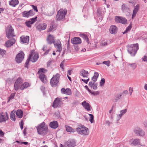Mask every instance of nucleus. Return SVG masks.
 I'll return each mask as SVG.
<instances>
[{
	"instance_id": "49530a36",
	"label": "nucleus",
	"mask_w": 147,
	"mask_h": 147,
	"mask_svg": "<svg viewBox=\"0 0 147 147\" xmlns=\"http://www.w3.org/2000/svg\"><path fill=\"white\" fill-rule=\"evenodd\" d=\"M105 82V80L104 78H102L100 82V85L101 86H103Z\"/></svg>"
},
{
	"instance_id": "72a5a7b5",
	"label": "nucleus",
	"mask_w": 147,
	"mask_h": 147,
	"mask_svg": "<svg viewBox=\"0 0 147 147\" xmlns=\"http://www.w3.org/2000/svg\"><path fill=\"white\" fill-rule=\"evenodd\" d=\"M120 20V23L124 24H126L127 23V20L126 19L123 18L122 17H121Z\"/></svg>"
},
{
	"instance_id": "09e8293b",
	"label": "nucleus",
	"mask_w": 147,
	"mask_h": 147,
	"mask_svg": "<svg viewBox=\"0 0 147 147\" xmlns=\"http://www.w3.org/2000/svg\"><path fill=\"white\" fill-rule=\"evenodd\" d=\"M90 93H91L92 94H93L94 96H95L98 95L100 93V92L99 91H96L95 92H94L93 91H91V92H90Z\"/></svg>"
},
{
	"instance_id": "dca6fc26",
	"label": "nucleus",
	"mask_w": 147,
	"mask_h": 147,
	"mask_svg": "<svg viewBox=\"0 0 147 147\" xmlns=\"http://www.w3.org/2000/svg\"><path fill=\"white\" fill-rule=\"evenodd\" d=\"M61 92L62 94H66V95H70L71 93V89L67 88L66 89L64 88H62L61 89Z\"/></svg>"
},
{
	"instance_id": "1a4fd4ad",
	"label": "nucleus",
	"mask_w": 147,
	"mask_h": 147,
	"mask_svg": "<svg viewBox=\"0 0 147 147\" xmlns=\"http://www.w3.org/2000/svg\"><path fill=\"white\" fill-rule=\"evenodd\" d=\"M63 102L61 101V100L58 98H56L54 100L52 106L54 108L59 107L61 106L63 104Z\"/></svg>"
},
{
	"instance_id": "473e14b6",
	"label": "nucleus",
	"mask_w": 147,
	"mask_h": 147,
	"mask_svg": "<svg viewBox=\"0 0 147 147\" xmlns=\"http://www.w3.org/2000/svg\"><path fill=\"white\" fill-rule=\"evenodd\" d=\"M127 65L128 66H130L132 69L133 70H134L137 67V64L136 63H128Z\"/></svg>"
},
{
	"instance_id": "cd10ccee",
	"label": "nucleus",
	"mask_w": 147,
	"mask_h": 147,
	"mask_svg": "<svg viewBox=\"0 0 147 147\" xmlns=\"http://www.w3.org/2000/svg\"><path fill=\"white\" fill-rule=\"evenodd\" d=\"M3 113H0V122L6 121L7 120L5 115L3 114Z\"/></svg>"
},
{
	"instance_id": "bf43d9fd",
	"label": "nucleus",
	"mask_w": 147,
	"mask_h": 147,
	"mask_svg": "<svg viewBox=\"0 0 147 147\" xmlns=\"http://www.w3.org/2000/svg\"><path fill=\"white\" fill-rule=\"evenodd\" d=\"M142 59L144 61L147 62V56L146 55L144 56L142 58Z\"/></svg>"
},
{
	"instance_id": "2eb2a0df",
	"label": "nucleus",
	"mask_w": 147,
	"mask_h": 147,
	"mask_svg": "<svg viewBox=\"0 0 147 147\" xmlns=\"http://www.w3.org/2000/svg\"><path fill=\"white\" fill-rule=\"evenodd\" d=\"M15 39L13 38L10 40H8L6 42L5 44V45L7 48L10 47L12 46L15 43Z\"/></svg>"
},
{
	"instance_id": "aec40b11",
	"label": "nucleus",
	"mask_w": 147,
	"mask_h": 147,
	"mask_svg": "<svg viewBox=\"0 0 147 147\" xmlns=\"http://www.w3.org/2000/svg\"><path fill=\"white\" fill-rule=\"evenodd\" d=\"M117 31V28L115 26H111L109 28V32L111 34H115Z\"/></svg>"
},
{
	"instance_id": "c756f323",
	"label": "nucleus",
	"mask_w": 147,
	"mask_h": 147,
	"mask_svg": "<svg viewBox=\"0 0 147 147\" xmlns=\"http://www.w3.org/2000/svg\"><path fill=\"white\" fill-rule=\"evenodd\" d=\"M80 36L83 38L88 44L89 43V39L87 35L84 34H80Z\"/></svg>"
},
{
	"instance_id": "864d4df0",
	"label": "nucleus",
	"mask_w": 147,
	"mask_h": 147,
	"mask_svg": "<svg viewBox=\"0 0 147 147\" xmlns=\"http://www.w3.org/2000/svg\"><path fill=\"white\" fill-rule=\"evenodd\" d=\"M102 63L108 66L110 65V61H105L103 62Z\"/></svg>"
},
{
	"instance_id": "e2e57ef3",
	"label": "nucleus",
	"mask_w": 147,
	"mask_h": 147,
	"mask_svg": "<svg viewBox=\"0 0 147 147\" xmlns=\"http://www.w3.org/2000/svg\"><path fill=\"white\" fill-rule=\"evenodd\" d=\"M4 135V133L2 130L0 129V136L3 137Z\"/></svg>"
},
{
	"instance_id": "7ed1b4c3",
	"label": "nucleus",
	"mask_w": 147,
	"mask_h": 147,
	"mask_svg": "<svg viewBox=\"0 0 147 147\" xmlns=\"http://www.w3.org/2000/svg\"><path fill=\"white\" fill-rule=\"evenodd\" d=\"M76 131L78 134L83 136L88 135L89 133L88 129L84 125L79 126L76 129Z\"/></svg>"
},
{
	"instance_id": "f704fd0d",
	"label": "nucleus",
	"mask_w": 147,
	"mask_h": 147,
	"mask_svg": "<svg viewBox=\"0 0 147 147\" xmlns=\"http://www.w3.org/2000/svg\"><path fill=\"white\" fill-rule=\"evenodd\" d=\"M13 111H12L10 113V119L13 121H15L16 120V118L15 117V115Z\"/></svg>"
},
{
	"instance_id": "3c124183",
	"label": "nucleus",
	"mask_w": 147,
	"mask_h": 147,
	"mask_svg": "<svg viewBox=\"0 0 147 147\" xmlns=\"http://www.w3.org/2000/svg\"><path fill=\"white\" fill-rule=\"evenodd\" d=\"M47 70L46 69H45L43 68H41L39 69V70L38 71V73L40 72H43L45 73V71H46Z\"/></svg>"
},
{
	"instance_id": "9d476101",
	"label": "nucleus",
	"mask_w": 147,
	"mask_h": 147,
	"mask_svg": "<svg viewBox=\"0 0 147 147\" xmlns=\"http://www.w3.org/2000/svg\"><path fill=\"white\" fill-rule=\"evenodd\" d=\"M134 133L136 135L141 136H143L144 135V132L139 127H137L135 128L133 131Z\"/></svg>"
},
{
	"instance_id": "6e6d98bb",
	"label": "nucleus",
	"mask_w": 147,
	"mask_h": 147,
	"mask_svg": "<svg viewBox=\"0 0 147 147\" xmlns=\"http://www.w3.org/2000/svg\"><path fill=\"white\" fill-rule=\"evenodd\" d=\"M20 125L21 129H22L24 127V122L23 120L21 121L20 123Z\"/></svg>"
},
{
	"instance_id": "ddd939ff",
	"label": "nucleus",
	"mask_w": 147,
	"mask_h": 147,
	"mask_svg": "<svg viewBox=\"0 0 147 147\" xmlns=\"http://www.w3.org/2000/svg\"><path fill=\"white\" fill-rule=\"evenodd\" d=\"M54 44L55 47L57 49V51H58L59 53L61 52L62 51V48L60 41L59 40L57 41V42L54 43Z\"/></svg>"
},
{
	"instance_id": "7c9ffc66",
	"label": "nucleus",
	"mask_w": 147,
	"mask_h": 147,
	"mask_svg": "<svg viewBox=\"0 0 147 147\" xmlns=\"http://www.w3.org/2000/svg\"><path fill=\"white\" fill-rule=\"evenodd\" d=\"M19 3L18 0H12L9 2V4L13 7H15Z\"/></svg>"
},
{
	"instance_id": "f3484780",
	"label": "nucleus",
	"mask_w": 147,
	"mask_h": 147,
	"mask_svg": "<svg viewBox=\"0 0 147 147\" xmlns=\"http://www.w3.org/2000/svg\"><path fill=\"white\" fill-rule=\"evenodd\" d=\"M48 43L49 44H51L52 43L55 42L54 39V37L53 35L49 34L47 38Z\"/></svg>"
},
{
	"instance_id": "c9c22d12",
	"label": "nucleus",
	"mask_w": 147,
	"mask_h": 147,
	"mask_svg": "<svg viewBox=\"0 0 147 147\" xmlns=\"http://www.w3.org/2000/svg\"><path fill=\"white\" fill-rule=\"evenodd\" d=\"M31 11L27 12L26 11H25L23 12V16L25 17H28L29 16H30V13Z\"/></svg>"
},
{
	"instance_id": "37998d69",
	"label": "nucleus",
	"mask_w": 147,
	"mask_h": 147,
	"mask_svg": "<svg viewBox=\"0 0 147 147\" xmlns=\"http://www.w3.org/2000/svg\"><path fill=\"white\" fill-rule=\"evenodd\" d=\"M89 115L90 116V119H89V121L91 122V123H93L94 120V116L93 115L91 114H89Z\"/></svg>"
},
{
	"instance_id": "f03ea898",
	"label": "nucleus",
	"mask_w": 147,
	"mask_h": 147,
	"mask_svg": "<svg viewBox=\"0 0 147 147\" xmlns=\"http://www.w3.org/2000/svg\"><path fill=\"white\" fill-rule=\"evenodd\" d=\"M37 132L38 134L42 135L48 131V127L45 123L43 122L36 127Z\"/></svg>"
},
{
	"instance_id": "f257e3e1",
	"label": "nucleus",
	"mask_w": 147,
	"mask_h": 147,
	"mask_svg": "<svg viewBox=\"0 0 147 147\" xmlns=\"http://www.w3.org/2000/svg\"><path fill=\"white\" fill-rule=\"evenodd\" d=\"M128 53L132 56H134L139 49L138 44H131L127 46Z\"/></svg>"
},
{
	"instance_id": "a18cd8bd",
	"label": "nucleus",
	"mask_w": 147,
	"mask_h": 147,
	"mask_svg": "<svg viewBox=\"0 0 147 147\" xmlns=\"http://www.w3.org/2000/svg\"><path fill=\"white\" fill-rule=\"evenodd\" d=\"M127 112V109H125L122 110L121 111H120V115H121L122 116L123 115H124L125 114L126 112Z\"/></svg>"
},
{
	"instance_id": "6ab92c4d",
	"label": "nucleus",
	"mask_w": 147,
	"mask_h": 147,
	"mask_svg": "<svg viewBox=\"0 0 147 147\" xmlns=\"http://www.w3.org/2000/svg\"><path fill=\"white\" fill-rule=\"evenodd\" d=\"M49 126L52 128L56 129L58 127V122L56 121H53L50 123Z\"/></svg>"
},
{
	"instance_id": "4468645a",
	"label": "nucleus",
	"mask_w": 147,
	"mask_h": 147,
	"mask_svg": "<svg viewBox=\"0 0 147 147\" xmlns=\"http://www.w3.org/2000/svg\"><path fill=\"white\" fill-rule=\"evenodd\" d=\"M32 51L33 52V54L30 59V61L32 62H35L37 60L39 57L38 54L37 53H35L34 51L32 50L31 52Z\"/></svg>"
},
{
	"instance_id": "58836bf2",
	"label": "nucleus",
	"mask_w": 147,
	"mask_h": 147,
	"mask_svg": "<svg viewBox=\"0 0 147 147\" xmlns=\"http://www.w3.org/2000/svg\"><path fill=\"white\" fill-rule=\"evenodd\" d=\"M121 16H116L115 17V22L117 23H120Z\"/></svg>"
},
{
	"instance_id": "680f3d73",
	"label": "nucleus",
	"mask_w": 147,
	"mask_h": 147,
	"mask_svg": "<svg viewBox=\"0 0 147 147\" xmlns=\"http://www.w3.org/2000/svg\"><path fill=\"white\" fill-rule=\"evenodd\" d=\"M97 84L95 83L92 87L93 89L94 90H96L97 89Z\"/></svg>"
},
{
	"instance_id": "2f4dec72",
	"label": "nucleus",
	"mask_w": 147,
	"mask_h": 147,
	"mask_svg": "<svg viewBox=\"0 0 147 147\" xmlns=\"http://www.w3.org/2000/svg\"><path fill=\"white\" fill-rule=\"evenodd\" d=\"M98 76V74L96 72H94V75L92 78V80L94 82H96Z\"/></svg>"
},
{
	"instance_id": "ea45409f",
	"label": "nucleus",
	"mask_w": 147,
	"mask_h": 147,
	"mask_svg": "<svg viewBox=\"0 0 147 147\" xmlns=\"http://www.w3.org/2000/svg\"><path fill=\"white\" fill-rule=\"evenodd\" d=\"M15 93H12L11 94L8 98V100L7 101V102H8L10 100L13 99L14 98Z\"/></svg>"
},
{
	"instance_id": "a211bd4d",
	"label": "nucleus",
	"mask_w": 147,
	"mask_h": 147,
	"mask_svg": "<svg viewBox=\"0 0 147 147\" xmlns=\"http://www.w3.org/2000/svg\"><path fill=\"white\" fill-rule=\"evenodd\" d=\"M82 105L87 111L91 110V107L89 103L86 101H84L82 103Z\"/></svg>"
},
{
	"instance_id": "5fc2aeb1",
	"label": "nucleus",
	"mask_w": 147,
	"mask_h": 147,
	"mask_svg": "<svg viewBox=\"0 0 147 147\" xmlns=\"http://www.w3.org/2000/svg\"><path fill=\"white\" fill-rule=\"evenodd\" d=\"M108 45L107 42L106 41L102 42L101 44V45L102 46H105L106 45Z\"/></svg>"
},
{
	"instance_id": "de8ad7c7",
	"label": "nucleus",
	"mask_w": 147,
	"mask_h": 147,
	"mask_svg": "<svg viewBox=\"0 0 147 147\" xmlns=\"http://www.w3.org/2000/svg\"><path fill=\"white\" fill-rule=\"evenodd\" d=\"M138 10H134L132 17V19H133L136 16V15L138 11Z\"/></svg>"
},
{
	"instance_id": "69168bd1",
	"label": "nucleus",
	"mask_w": 147,
	"mask_h": 147,
	"mask_svg": "<svg viewBox=\"0 0 147 147\" xmlns=\"http://www.w3.org/2000/svg\"><path fill=\"white\" fill-rule=\"evenodd\" d=\"M33 10H30V11H31L30 13V16H32L34 15L35 14V12L33 11Z\"/></svg>"
},
{
	"instance_id": "4d7b16f0",
	"label": "nucleus",
	"mask_w": 147,
	"mask_h": 147,
	"mask_svg": "<svg viewBox=\"0 0 147 147\" xmlns=\"http://www.w3.org/2000/svg\"><path fill=\"white\" fill-rule=\"evenodd\" d=\"M95 83L93 82H90L89 83L88 85L90 87L92 88Z\"/></svg>"
},
{
	"instance_id": "4be33fe9",
	"label": "nucleus",
	"mask_w": 147,
	"mask_h": 147,
	"mask_svg": "<svg viewBox=\"0 0 147 147\" xmlns=\"http://www.w3.org/2000/svg\"><path fill=\"white\" fill-rule=\"evenodd\" d=\"M39 78L40 80L43 83H46L47 81L46 76L43 74H40Z\"/></svg>"
},
{
	"instance_id": "338daca9",
	"label": "nucleus",
	"mask_w": 147,
	"mask_h": 147,
	"mask_svg": "<svg viewBox=\"0 0 147 147\" xmlns=\"http://www.w3.org/2000/svg\"><path fill=\"white\" fill-rule=\"evenodd\" d=\"M129 93H130V95H131L133 91V89L132 88H131V87H130L129 89Z\"/></svg>"
},
{
	"instance_id": "0eeeda50",
	"label": "nucleus",
	"mask_w": 147,
	"mask_h": 147,
	"mask_svg": "<svg viewBox=\"0 0 147 147\" xmlns=\"http://www.w3.org/2000/svg\"><path fill=\"white\" fill-rule=\"evenodd\" d=\"M6 36L7 38H9L10 37L15 36L14 29L12 28L11 25H9L6 30Z\"/></svg>"
},
{
	"instance_id": "5701e85b",
	"label": "nucleus",
	"mask_w": 147,
	"mask_h": 147,
	"mask_svg": "<svg viewBox=\"0 0 147 147\" xmlns=\"http://www.w3.org/2000/svg\"><path fill=\"white\" fill-rule=\"evenodd\" d=\"M32 53H33L32 51L30 52V54L29 55L28 57V59H27V60L26 61V62L25 63V64L24 65L25 67H27V68L28 67V65L29 64V61L31 59V58L32 57V55L33 54Z\"/></svg>"
},
{
	"instance_id": "a878e982",
	"label": "nucleus",
	"mask_w": 147,
	"mask_h": 147,
	"mask_svg": "<svg viewBox=\"0 0 147 147\" xmlns=\"http://www.w3.org/2000/svg\"><path fill=\"white\" fill-rule=\"evenodd\" d=\"M47 13L43 12V13L46 15L49 16H51L54 14L55 11L54 10H48V11H47Z\"/></svg>"
},
{
	"instance_id": "774afa93",
	"label": "nucleus",
	"mask_w": 147,
	"mask_h": 147,
	"mask_svg": "<svg viewBox=\"0 0 147 147\" xmlns=\"http://www.w3.org/2000/svg\"><path fill=\"white\" fill-rule=\"evenodd\" d=\"M26 129H27V128H25L24 129V130H23V133L24 134V136H26Z\"/></svg>"
},
{
	"instance_id": "a19ab883",
	"label": "nucleus",
	"mask_w": 147,
	"mask_h": 147,
	"mask_svg": "<svg viewBox=\"0 0 147 147\" xmlns=\"http://www.w3.org/2000/svg\"><path fill=\"white\" fill-rule=\"evenodd\" d=\"M20 87L19 84H17L16 83H15L14 88L15 90H18L19 89V88H20Z\"/></svg>"
},
{
	"instance_id": "393cba45",
	"label": "nucleus",
	"mask_w": 147,
	"mask_h": 147,
	"mask_svg": "<svg viewBox=\"0 0 147 147\" xmlns=\"http://www.w3.org/2000/svg\"><path fill=\"white\" fill-rule=\"evenodd\" d=\"M123 94V93H120L117 94L115 97L113 99V101L115 102L118 101L121 98Z\"/></svg>"
},
{
	"instance_id": "423d86ee",
	"label": "nucleus",
	"mask_w": 147,
	"mask_h": 147,
	"mask_svg": "<svg viewBox=\"0 0 147 147\" xmlns=\"http://www.w3.org/2000/svg\"><path fill=\"white\" fill-rule=\"evenodd\" d=\"M67 13V10H59L56 16L57 21H60L64 19Z\"/></svg>"
},
{
	"instance_id": "20e7f679",
	"label": "nucleus",
	"mask_w": 147,
	"mask_h": 147,
	"mask_svg": "<svg viewBox=\"0 0 147 147\" xmlns=\"http://www.w3.org/2000/svg\"><path fill=\"white\" fill-rule=\"evenodd\" d=\"M60 75L58 74H57L54 76H53L50 80V84L53 87H55L58 85L59 82Z\"/></svg>"
},
{
	"instance_id": "052dcab7",
	"label": "nucleus",
	"mask_w": 147,
	"mask_h": 147,
	"mask_svg": "<svg viewBox=\"0 0 147 147\" xmlns=\"http://www.w3.org/2000/svg\"><path fill=\"white\" fill-rule=\"evenodd\" d=\"M122 116L120 114L118 115H117V121H118L121 118Z\"/></svg>"
},
{
	"instance_id": "b1692460",
	"label": "nucleus",
	"mask_w": 147,
	"mask_h": 147,
	"mask_svg": "<svg viewBox=\"0 0 147 147\" xmlns=\"http://www.w3.org/2000/svg\"><path fill=\"white\" fill-rule=\"evenodd\" d=\"M30 86V85L28 83L25 82L20 86V89L21 90H23L24 89H26Z\"/></svg>"
},
{
	"instance_id": "412c9836",
	"label": "nucleus",
	"mask_w": 147,
	"mask_h": 147,
	"mask_svg": "<svg viewBox=\"0 0 147 147\" xmlns=\"http://www.w3.org/2000/svg\"><path fill=\"white\" fill-rule=\"evenodd\" d=\"M140 140L139 139H136L134 140L132 139L130 140L129 141V142L131 144L134 146L140 144Z\"/></svg>"
},
{
	"instance_id": "603ef678",
	"label": "nucleus",
	"mask_w": 147,
	"mask_h": 147,
	"mask_svg": "<svg viewBox=\"0 0 147 147\" xmlns=\"http://www.w3.org/2000/svg\"><path fill=\"white\" fill-rule=\"evenodd\" d=\"M64 63L65 61H62L60 65V67L63 70H64V68L63 67V66Z\"/></svg>"
},
{
	"instance_id": "39448f33",
	"label": "nucleus",
	"mask_w": 147,
	"mask_h": 147,
	"mask_svg": "<svg viewBox=\"0 0 147 147\" xmlns=\"http://www.w3.org/2000/svg\"><path fill=\"white\" fill-rule=\"evenodd\" d=\"M80 74L81 76L86 79L85 80L82 78L81 80L86 84H87L90 80L89 77V74L88 71H85L84 69H82L80 71Z\"/></svg>"
},
{
	"instance_id": "4c0bfd02",
	"label": "nucleus",
	"mask_w": 147,
	"mask_h": 147,
	"mask_svg": "<svg viewBox=\"0 0 147 147\" xmlns=\"http://www.w3.org/2000/svg\"><path fill=\"white\" fill-rule=\"evenodd\" d=\"M131 23L126 28V30L123 33V34H126L131 29L132 27Z\"/></svg>"
},
{
	"instance_id": "c03bdc74",
	"label": "nucleus",
	"mask_w": 147,
	"mask_h": 147,
	"mask_svg": "<svg viewBox=\"0 0 147 147\" xmlns=\"http://www.w3.org/2000/svg\"><path fill=\"white\" fill-rule=\"evenodd\" d=\"M97 15L99 16V17L102 18V12L101 10H97Z\"/></svg>"
},
{
	"instance_id": "e433bc0d",
	"label": "nucleus",
	"mask_w": 147,
	"mask_h": 147,
	"mask_svg": "<svg viewBox=\"0 0 147 147\" xmlns=\"http://www.w3.org/2000/svg\"><path fill=\"white\" fill-rule=\"evenodd\" d=\"M65 128H66V130L67 132H73V129L70 127L66 125L65 126Z\"/></svg>"
},
{
	"instance_id": "bb28decb",
	"label": "nucleus",
	"mask_w": 147,
	"mask_h": 147,
	"mask_svg": "<svg viewBox=\"0 0 147 147\" xmlns=\"http://www.w3.org/2000/svg\"><path fill=\"white\" fill-rule=\"evenodd\" d=\"M16 114L18 118H21L23 116V112L22 110H18L17 111Z\"/></svg>"
},
{
	"instance_id": "0e129e2a",
	"label": "nucleus",
	"mask_w": 147,
	"mask_h": 147,
	"mask_svg": "<svg viewBox=\"0 0 147 147\" xmlns=\"http://www.w3.org/2000/svg\"><path fill=\"white\" fill-rule=\"evenodd\" d=\"M25 24L28 27H30L31 25L30 23L28 21H27L25 22Z\"/></svg>"
},
{
	"instance_id": "6e6552de",
	"label": "nucleus",
	"mask_w": 147,
	"mask_h": 147,
	"mask_svg": "<svg viewBox=\"0 0 147 147\" xmlns=\"http://www.w3.org/2000/svg\"><path fill=\"white\" fill-rule=\"evenodd\" d=\"M25 54L22 51L18 53L16 56L15 60L18 63H20L21 62L24 58Z\"/></svg>"
},
{
	"instance_id": "9b49d317",
	"label": "nucleus",
	"mask_w": 147,
	"mask_h": 147,
	"mask_svg": "<svg viewBox=\"0 0 147 147\" xmlns=\"http://www.w3.org/2000/svg\"><path fill=\"white\" fill-rule=\"evenodd\" d=\"M47 25L44 23L40 24L37 26L36 29L40 32L42 30H45L46 28Z\"/></svg>"
},
{
	"instance_id": "c85d7f7f",
	"label": "nucleus",
	"mask_w": 147,
	"mask_h": 147,
	"mask_svg": "<svg viewBox=\"0 0 147 147\" xmlns=\"http://www.w3.org/2000/svg\"><path fill=\"white\" fill-rule=\"evenodd\" d=\"M81 40L78 37H74V44L77 45L81 43Z\"/></svg>"
},
{
	"instance_id": "13d9d810",
	"label": "nucleus",
	"mask_w": 147,
	"mask_h": 147,
	"mask_svg": "<svg viewBox=\"0 0 147 147\" xmlns=\"http://www.w3.org/2000/svg\"><path fill=\"white\" fill-rule=\"evenodd\" d=\"M37 18V17H36L34 18H33L31 19L30 20H31V21H32V23H34L36 20Z\"/></svg>"
},
{
	"instance_id": "8fccbe9b",
	"label": "nucleus",
	"mask_w": 147,
	"mask_h": 147,
	"mask_svg": "<svg viewBox=\"0 0 147 147\" xmlns=\"http://www.w3.org/2000/svg\"><path fill=\"white\" fill-rule=\"evenodd\" d=\"M6 52V51L1 48H0V55H3Z\"/></svg>"
},
{
	"instance_id": "79ce46f5",
	"label": "nucleus",
	"mask_w": 147,
	"mask_h": 147,
	"mask_svg": "<svg viewBox=\"0 0 147 147\" xmlns=\"http://www.w3.org/2000/svg\"><path fill=\"white\" fill-rule=\"evenodd\" d=\"M22 81V79L21 78L19 77L17 79L15 83L20 85V84L21 83Z\"/></svg>"
},
{
	"instance_id": "f8f14e48",
	"label": "nucleus",
	"mask_w": 147,
	"mask_h": 147,
	"mask_svg": "<svg viewBox=\"0 0 147 147\" xmlns=\"http://www.w3.org/2000/svg\"><path fill=\"white\" fill-rule=\"evenodd\" d=\"M20 39L22 43L28 44L29 40V36L23 35L20 37Z\"/></svg>"
}]
</instances>
